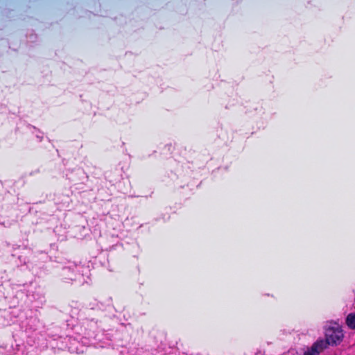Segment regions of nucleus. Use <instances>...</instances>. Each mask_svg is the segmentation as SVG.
<instances>
[{"label":"nucleus","mask_w":355,"mask_h":355,"mask_svg":"<svg viewBox=\"0 0 355 355\" xmlns=\"http://www.w3.org/2000/svg\"><path fill=\"white\" fill-rule=\"evenodd\" d=\"M326 340L316 342L311 349L305 352V355H318L328 345H338L343 338V331L338 326L330 327L326 330Z\"/></svg>","instance_id":"1"},{"label":"nucleus","mask_w":355,"mask_h":355,"mask_svg":"<svg viewBox=\"0 0 355 355\" xmlns=\"http://www.w3.org/2000/svg\"><path fill=\"white\" fill-rule=\"evenodd\" d=\"M304 355H305V353L304 354Z\"/></svg>","instance_id":"3"},{"label":"nucleus","mask_w":355,"mask_h":355,"mask_svg":"<svg viewBox=\"0 0 355 355\" xmlns=\"http://www.w3.org/2000/svg\"><path fill=\"white\" fill-rule=\"evenodd\" d=\"M346 323L350 329H355V313H350L347 315Z\"/></svg>","instance_id":"2"}]
</instances>
